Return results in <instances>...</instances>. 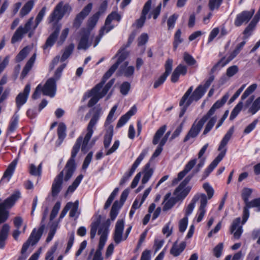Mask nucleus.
Instances as JSON below:
<instances>
[{"label":"nucleus","mask_w":260,"mask_h":260,"mask_svg":"<svg viewBox=\"0 0 260 260\" xmlns=\"http://www.w3.org/2000/svg\"><path fill=\"white\" fill-rule=\"evenodd\" d=\"M81 139H79L73 148L72 156L68 160L64 169L55 177L51 186V194L53 197H56L62 189L63 181L67 182L72 177L76 170L75 158L78 153L79 148V143Z\"/></svg>","instance_id":"nucleus-1"},{"label":"nucleus","mask_w":260,"mask_h":260,"mask_svg":"<svg viewBox=\"0 0 260 260\" xmlns=\"http://www.w3.org/2000/svg\"><path fill=\"white\" fill-rule=\"evenodd\" d=\"M234 133V128L231 127L227 132L226 134L223 137V139L220 142L218 150L220 151V153L213 160V161L209 165L208 168L205 170L203 174V178L205 179L213 171V170L217 167L220 161L223 159L225 155L226 149L224 148L230 140L233 134Z\"/></svg>","instance_id":"nucleus-2"},{"label":"nucleus","mask_w":260,"mask_h":260,"mask_svg":"<svg viewBox=\"0 0 260 260\" xmlns=\"http://www.w3.org/2000/svg\"><path fill=\"white\" fill-rule=\"evenodd\" d=\"M100 118V115L98 112L95 113L93 116L92 117L91 119H90L89 123L88 124L87 127V133L85 135L84 138H83L82 136H80L78 137V138L77 139L75 144H74L72 151H73V148L77 144L78 141L79 139H81L80 142L79 143V150H80V148L81 147V151L84 153H86L88 150V144L89 142L90 139H91L93 133V127L96 125V123L98 122V121L99 120ZM79 151L78 150V152ZM72 152H71V153Z\"/></svg>","instance_id":"nucleus-3"},{"label":"nucleus","mask_w":260,"mask_h":260,"mask_svg":"<svg viewBox=\"0 0 260 260\" xmlns=\"http://www.w3.org/2000/svg\"><path fill=\"white\" fill-rule=\"evenodd\" d=\"M20 197V191H16L3 202L0 203V224L4 223L8 219L9 213L7 210L13 207Z\"/></svg>","instance_id":"nucleus-4"},{"label":"nucleus","mask_w":260,"mask_h":260,"mask_svg":"<svg viewBox=\"0 0 260 260\" xmlns=\"http://www.w3.org/2000/svg\"><path fill=\"white\" fill-rule=\"evenodd\" d=\"M124 228V222L123 219L118 220L116 223L114 232L113 234V239L116 244L120 243L122 241L125 240L132 229V226H129L125 231V233L123 236V233Z\"/></svg>","instance_id":"nucleus-5"},{"label":"nucleus","mask_w":260,"mask_h":260,"mask_svg":"<svg viewBox=\"0 0 260 260\" xmlns=\"http://www.w3.org/2000/svg\"><path fill=\"white\" fill-rule=\"evenodd\" d=\"M214 79V76L212 75L206 81L203 85H200L198 86L187 101V106H189L193 101H197L202 98Z\"/></svg>","instance_id":"nucleus-6"},{"label":"nucleus","mask_w":260,"mask_h":260,"mask_svg":"<svg viewBox=\"0 0 260 260\" xmlns=\"http://www.w3.org/2000/svg\"><path fill=\"white\" fill-rule=\"evenodd\" d=\"M257 87L256 84H252L250 85L244 92L241 97V101L234 107L231 112L230 120H233L238 115L243 106V101L246 99L250 94L253 92Z\"/></svg>","instance_id":"nucleus-7"},{"label":"nucleus","mask_w":260,"mask_h":260,"mask_svg":"<svg viewBox=\"0 0 260 260\" xmlns=\"http://www.w3.org/2000/svg\"><path fill=\"white\" fill-rule=\"evenodd\" d=\"M44 229L45 225L43 224L37 231H36V229L33 230L27 241L22 245L21 248V253L22 254L26 251L30 245L33 246L38 243L42 235Z\"/></svg>","instance_id":"nucleus-8"},{"label":"nucleus","mask_w":260,"mask_h":260,"mask_svg":"<svg viewBox=\"0 0 260 260\" xmlns=\"http://www.w3.org/2000/svg\"><path fill=\"white\" fill-rule=\"evenodd\" d=\"M245 44L246 41H243L238 44L235 50L231 53L225 61H224L225 57H223L211 69V72L213 73L219 67H223L230 61L233 60L239 54Z\"/></svg>","instance_id":"nucleus-9"},{"label":"nucleus","mask_w":260,"mask_h":260,"mask_svg":"<svg viewBox=\"0 0 260 260\" xmlns=\"http://www.w3.org/2000/svg\"><path fill=\"white\" fill-rule=\"evenodd\" d=\"M208 119L204 116L199 121L196 120L192 124L187 134L185 137L183 141H188L190 138H194L199 135L204 124Z\"/></svg>","instance_id":"nucleus-10"},{"label":"nucleus","mask_w":260,"mask_h":260,"mask_svg":"<svg viewBox=\"0 0 260 260\" xmlns=\"http://www.w3.org/2000/svg\"><path fill=\"white\" fill-rule=\"evenodd\" d=\"M34 20V17H30L24 26H20L14 32L12 39L11 43L15 44L17 42L20 41L23 37V35L28 32L30 30Z\"/></svg>","instance_id":"nucleus-11"},{"label":"nucleus","mask_w":260,"mask_h":260,"mask_svg":"<svg viewBox=\"0 0 260 260\" xmlns=\"http://www.w3.org/2000/svg\"><path fill=\"white\" fill-rule=\"evenodd\" d=\"M192 176L191 175L187 176L175 190L174 194L178 200L184 199L189 192L191 187H186V185L190 181Z\"/></svg>","instance_id":"nucleus-12"},{"label":"nucleus","mask_w":260,"mask_h":260,"mask_svg":"<svg viewBox=\"0 0 260 260\" xmlns=\"http://www.w3.org/2000/svg\"><path fill=\"white\" fill-rule=\"evenodd\" d=\"M148 150L147 149H144L141 154L139 155L138 157L136 159L135 161L133 164L131 169L128 173H125L124 176L122 177L120 181V185H123L132 176L135 172L137 168L139 166L141 162L144 159V157L147 155Z\"/></svg>","instance_id":"nucleus-13"},{"label":"nucleus","mask_w":260,"mask_h":260,"mask_svg":"<svg viewBox=\"0 0 260 260\" xmlns=\"http://www.w3.org/2000/svg\"><path fill=\"white\" fill-rule=\"evenodd\" d=\"M254 13V9L242 11L236 15L234 20V25L236 27H239L243 24H247L251 19Z\"/></svg>","instance_id":"nucleus-14"},{"label":"nucleus","mask_w":260,"mask_h":260,"mask_svg":"<svg viewBox=\"0 0 260 260\" xmlns=\"http://www.w3.org/2000/svg\"><path fill=\"white\" fill-rule=\"evenodd\" d=\"M101 89L102 88H99L94 90L93 87L92 89L88 91L84 94L83 97V101H85L87 99L91 97L87 104L88 107H92L93 106L98 102L100 99L104 96L102 95V93L101 92Z\"/></svg>","instance_id":"nucleus-15"},{"label":"nucleus","mask_w":260,"mask_h":260,"mask_svg":"<svg viewBox=\"0 0 260 260\" xmlns=\"http://www.w3.org/2000/svg\"><path fill=\"white\" fill-rule=\"evenodd\" d=\"M101 219V215H98L90 225V237L92 240L95 238L98 230H99V229L103 225L106 226L107 227V230L109 232V226L110 224V220L107 219L105 223H103L100 225Z\"/></svg>","instance_id":"nucleus-16"},{"label":"nucleus","mask_w":260,"mask_h":260,"mask_svg":"<svg viewBox=\"0 0 260 260\" xmlns=\"http://www.w3.org/2000/svg\"><path fill=\"white\" fill-rule=\"evenodd\" d=\"M56 90V80L53 78L48 79L42 86V93L51 98L54 96Z\"/></svg>","instance_id":"nucleus-17"},{"label":"nucleus","mask_w":260,"mask_h":260,"mask_svg":"<svg viewBox=\"0 0 260 260\" xmlns=\"http://www.w3.org/2000/svg\"><path fill=\"white\" fill-rule=\"evenodd\" d=\"M92 7L91 3L88 4L82 11L77 15L73 22V27L78 29L80 27L83 20L89 14Z\"/></svg>","instance_id":"nucleus-18"},{"label":"nucleus","mask_w":260,"mask_h":260,"mask_svg":"<svg viewBox=\"0 0 260 260\" xmlns=\"http://www.w3.org/2000/svg\"><path fill=\"white\" fill-rule=\"evenodd\" d=\"M98 234L100 235V238L98 248L94 253L102 255V251L104 247L108 238V232L107 227L105 225L102 226L99 229Z\"/></svg>","instance_id":"nucleus-19"},{"label":"nucleus","mask_w":260,"mask_h":260,"mask_svg":"<svg viewBox=\"0 0 260 260\" xmlns=\"http://www.w3.org/2000/svg\"><path fill=\"white\" fill-rule=\"evenodd\" d=\"M30 91V85L27 84L23 92L19 93L16 98V104L18 110H19L22 105L27 101Z\"/></svg>","instance_id":"nucleus-20"},{"label":"nucleus","mask_w":260,"mask_h":260,"mask_svg":"<svg viewBox=\"0 0 260 260\" xmlns=\"http://www.w3.org/2000/svg\"><path fill=\"white\" fill-rule=\"evenodd\" d=\"M251 208H257V211H260V198L254 199L249 203L244 208L243 213L242 224H244L249 216V209Z\"/></svg>","instance_id":"nucleus-21"},{"label":"nucleus","mask_w":260,"mask_h":260,"mask_svg":"<svg viewBox=\"0 0 260 260\" xmlns=\"http://www.w3.org/2000/svg\"><path fill=\"white\" fill-rule=\"evenodd\" d=\"M197 159L196 158L190 160L185 165L183 170L180 172L177 176V178L173 180V184H177L179 181L182 180L185 176L194 167L197 163Z\"/></svg>","instance_id":"nucleus-22"},{"label":"nucleus","mask_w":260,"mask_h":260,"mask_svg":"<svg viewBox=\"0 0 260 260\" xmlns=\"http://www.w3.org/2000/svg\"><path fill=\"white\" fill-rule=\"evenodd\" d=\"M63 2H59L55 7L52 13L50 15L48 18L49 23L54 21H58L61 20L64 16L63 13H62V7Z\"/></svg>","instance_id":"nucleus-23"},{"label":"nucleus","mask_w":260,"mask_h":260,"mask_svg":"<svg viewBox=\"0 0 260 260\" xmlns=\"http://www.w3.org/2000/svg\"><path fill=\"white\" fill-rule=\"evenodd\" d=\"M207 204V198L205 194L201 193V201H200V206L197 214V222H200L203 219L206 213V207Z\"/></svg>","instance_id":"nucleus-24"},{"label":"nucleus","mask_w":260,"mask_h":260,"mask_svg":"<svg viewBox=\"0 0 260 260\" xmlns=\"http://www.w3.org/2000/svg\"><path fill=\"white\" fill-rule=\"evenodd\" d=\"M152 4L151 0H148L144 5L140 18L136 21V26L138 28L142 27L146 20V15L150 10Z\"/></svg>","instance_id":"nucleus-25"},{"label":"nucleus","mask_w":260,"mask_h":260,"mask_svg":"<svg viewBox=\"0 0 260 260\" xmlns=\"http://www.w3.org/2000/svg\"><path fill=\"white\" fill-rule=\"evenodd\" d=\"M229 98V95L228 93H226L224 94L221 99L217 100L212 106L210 109L208 111L206 115L204 116L206 117L208 119L209 118L210 116L213 115L215 113L216 109H218L221 107L226 102L228 99Z\"/></svg>","instance_id":"nucleus-26"},{"label":"nucleus","mask_w":260,"mask_h":260,"mask_svg":"<svg viewBox=\"0 0 260 260\" xmlns=\"http://www.w3.org/2000/svg\"><path fill=\"white\" fill-rule=\"evenodd\" d=\"M121 19L120 15L116 12H113L110 14L107 17L105 25L103 26L106 29V32L108 33L114 28V25L111 24L113 20H116L118 22L120 21Z\"/></svg>","instance_id":"nucleus-27"},{"label":"nucleus","mask_w":260,"mask_h":260,"mask_svg":"<svg viewBox=\"0 0 260 260\" xmlns=\"http://www.w3.org/2000/svg\"><path fill=\"white\" fill-rule=\"evenodd\" d=\"M241 218L240 217L236 218L233 222L231 228V232L234 234V237L235 239L240 238L242 233V227L240 225Z\"/></svg>","instance_id":"nucleus-28"},{"label":"nucleus","mask_w":260,"mask_h":260,"mask_svg":"<svg viewBox=\"0 0 260 260\" xmlns=\"http://www.w3.org/2000/svg\"><path fill=\"white\" fill-rule=\"evenodd\" d=\"M171 193L168 192L165 196L163 204L164 206L163 207L164 211H167L171 209L176 202L178 201L176 197H171Z\"/></svg>","instance_id":"nucleus-29"},{"label":"nucleus","mask_w":260,"mask_h":260,"mask_svg":"<svg viewBox=\"0 0 260 260\" xmlns=\"http://www.w3.org/2000/svg\"><path fill=\"white\" fill-rule=\"evenodd\" d=\"M17 164V160L16 159H14L10 164L3 174V177L0 181V183H1L5 179H7V181H9L14 173Z\"/></svg>","instance_id":"nucleus-30"},{"label":"nucleus","mask_w":260,"mask_h":260,"mask_svg":"<svg viewBox=\"0 0 260 260\" xmlns=\"http://www.w3.org/2000/svg\"><path fill=\"white\" fill-rule=\"evenodd\" d=\"M117 64H113L112 66L104 74L101 81L94 87V90L102 88L106 81L114 73L117 69Z\"/></svg>","instance_id":"nucleus-31"},{"label":"nucleus","mask_w":260,"mask_h":260,"mask_svg":"<svg viewBox=\"0 0 260 260\" xmlns=\"http://www.w3.org/2000/svg\"><path fill=\"white\" fill-rule=\"evenodd\" d=\"M60 26H58L54 31L48 37L43 46L44 49L51 47L55 43L60 31Z\"/></svg>","instance_id":"nucleus-32"},{"label":"nucleus","mask_w":260,"mask_h":260,"mask_svg":"<svg viewBox=\"0 0 260 260\" xmlns=\"http://www.w3.org/2000/svg\"><path fill=\"white\" fill-rule=\"evenodd\" d=\"M10 227L8 224H4L0 231V249L5 246V241L7 239Z\"/></svg>","instance_id":"nucleus-33"},{"label":"nucleus","mask_w":260,"mask_h":260,"mask_svg":"<svg viewBox=\"0 0 260 260\" xmlns=\"http://www.w3.org/2000/svg\"><path fill=\"white\" fill-rule=\"evenodd\" d=\"M67 205H69L70 207V217L71 218L75 217V219L78 218L80 214V211L79 210V201L76 200L74 203L70 202L67 203Z\"/></svg>","instance_id":"nucleus-34"},{"label":"nucleus","mask_w":260,"mask_h":260,"mask_svg":"<svg viewBox=\"0 0 260 260\" xmlns=\"http://www.w3.org/2000/svg\"><path fill=\"white\" fill-rule=\"evenodd\" d=\"M113 136V126L109 125L106 127V133L104 136V145L105 148L109 147Z\"/></svg>","instance_id":"nucleus-35"},{"label":"nucleus","mask_w":260,"mask_h":260,"mask_svg":"<svg viewBox=\"0 0 260 260\" xmlns=\"http://www.w3.org/2000/svg\"><path fill=\"white\" fill-rule=\"evenodd\" d=\"M199 200L201 201V193L197 194L193 197L190 203L188 205L185 209V217L188 218V216H189L192 213L195 207L196 203Z\"/></svg>","instance_id":"nucleus-36"},{"label":"nucleus","mask_w":260,"mask_h":260,"mask_svg":"<svg viewBox=\"0 0 260 260\" xmlns=\"http://www.w3.org/2000/svg\"><path fill=\"white\" fill-rule=\"evenodd\" d=\"M153 172V169L150 168V163H147L144 169V176L141 181L142 184L144 185L149 181L152 176Z\"/></svg>","instance_id":"nucleus-37"},{"label":"nucleus","mask_w":260,"mask_h":260,"mask_svg":"<svg viewBox=\"0 0 260 260\" xmlns=\"http://www.w3.org/2000/svg\"><path fill=\"white\" fill-rule=\"evenodd\" d=\"M186 242H182L179 245L176 242L174 243L170 250V253L174 256H177L184 250L186 247Z\"/></svg>","instance_id":"nucleus-38"},{"label":"nucleus","mask_w":260,"mask_h":260,"mask_svg":"<svg viewBox=\"0 0 260 260\" xmlns=\"http://www.w3.org/2000/svg\"><path fill=\"white\" fill-rule=\"evenodd\" d=\"M128 62L127 61L121 65L120 67L119 72L121 74L124 75L126 77H129L134 74L135 68L133 66L127 67Z\"/></svg>","instance_id":"nucleus-39"},{"label":"nucleus","mask_w":260,"mask_h":260,"mask_svg":"<svg viewBox=\"0 0 260 260\" xmlns=\"http://www.w3.org/2000/svg\"><path fill=\"white\" fill-rule=\"evenodd\" d=\"M89 36V33L87 32L81 37L78 45V49L85 50L91 45L90 43H88Z\"/></svg>","instance_id":"nucleus-40"},{"label":"nucleus","mask_w":260,"mask_h":260,"mask_svg":"<svg viewBox=\"0 0 260 260\" xmlns=\"http://www.w3.org/2000/svg\"><path fill=\"white\" fill-rule=\"evenodd\" d=\"M18 115L15 113L11 118L7 129L8 134L13 133L17 128L18 124Z\"/></svg>","instance_id":"nucleus-41"},{"label":"nucleus","mask_w":260,"mask_h":260,"mask_svg":"<svg viewBox=\"0 0 260 260\" xmlns=\"http://www.w3.org/2000/svg\"><path fill=\"white\" fill-rule=\"evenodd\" d=\"M166 129L167 126L166 125H162L157 129L155 133L152 140V144L153 145H155L158 144L160 139L162 137Z\"/></svg>","instance_id":"nucleus-42"},{"label":"nucleus","mask_w":260,"mask_h":260,"mask_svg":"<svg viewBox=\"0 0 260 260\" xmlns=\"http://www.w3.org/2000/svg\"><path fill=\"white\" fill-rule=\"evenodd\" d=\"M35 2L33 0L28 1L21 9L20 15L21 17L27 15L34 7Z\"/></svg>","instance_id":"nucleus-43"},{"label":"nucleus","mask_w":260,"mask_h":260,"mask_svg":"<svg viewBox=\"0 0 260 260\" xmlns=\"http://www.w3.org/2000/svg\"><path fill=\"white\" fill-rule=\"evenodd\" d=\"M83 178V175L82 174L79 175L74 181L73 183L70 185L66 191V194H68L70 193H73L76 189L77 188V187L80 184V182H81L82 179Z\"/></svg>","instance_id":"nucleus-44"},{"label":"nucleus","mask_w":260,"mask_h":260,"mask_svg":"<svg viewBox=\"0 0 260 260\" xmlns=\"http://www.w3.org/2000/svg\"><path fill=\"white\" fill-rule=\"evenodd\" d=\"M125 47L123 46L117 54V55H119V56L117 61L114 64H117L116 67H117L126 58L128 55V52L125 50Z\"/></svg>","instance_id":"nucleus-45"},{"label":"nucleus","mask_w":260,"mask_h":260,"mask_svg":"<svg viewBox=\"0 0 260 260\" xmlns=\"http://www.w3.org/2000/svg\"><path fill=\"white\" fill-rule=\"evenodd\" d=\"M67 127L64 123H60L57 128V135L58 139L61 142L63 141L66 137Z\"/></svg>","instance_id":"nucleus-46"},{"label":"nucleus","mask_w":260,"mask_h":260,"mask_svg":"<svg viewBox=\"0 0 260 260\" xmlns=\"http://www.w3.org/2000/svg\"><path fill=\"white\" fill-rule=\"evenodd\" d=\"M121 207V206L119 205V203L117 201H116L114 203L112 206L110 214L111 220L113 221L115 219L118 214V211Z\"/></svg>","instance_id":"nucleus-47"},{"label":"nucleus","mask_w":260,"mask_h":260,"mask_svg":"<svg viewBox=\"0 0 260 260\" xmlns=\"http://www.w3.org/2000/svg\"><path fill=\"white\" fill-rule=\"evenodd\" d=\"M74 45L71 44L65 48L62 55L60 58V61L61 62L64 61L70 56L74 50Z\"/></svg>","instance_id":"nucleus-48"},{"label":"nucleus","mask_w":260,"mask_h":260,"mask_svg":"<svg viewBox=\"0 0 260 260\" xmlns=\"http://www.w3.org/2000/svg\"><path fill=\"white\" fill-rule=\"evenodd\" d=\"M217 120L216 116L211 117L205 126L203 135H206L213 128Z\"/></svg>","instance_id":"nucleus-49"},{"label":"nucleus","mask_w":260,"mask_h":260,"mask_svg":"<svg viewBox=\"0 0 260 260\" xmlns=\"http://www.w3.org/2000/svg\"><path fill=\"white\" fill-rule=\"evenodd\" d=\"M260 110V96L256 99L252 103L251 107L249 109V112L252 115L255 114Z\"/></svg>","instance_id":"nucleus-50"},{"label":"nucleus","mask_w":260,"mask_h":260,"mask_svg":"<svg viewBox=\"0 0 260 260\" xmlns=\"http://www.w3.org/2000/svg\"><path fill=\"white\" fill-rule=\"evenodd\" d=\"M117 107L118 106L115 105L111 109L105 123V126L106 127H107L109 125H111L110 124L114 121V119L113 118V116Z\"/></svg>","instance_id":"nucleus-51"},{"label":"nucleus","mask_w":260,"mask_h":260,"mask_svg":"<svg viewBox=\"0 0 260 260\" xmlns=\"http://www.w3.org/2000/svg\"><path fill=\"white\" fill-rule=\"evenodd\" d=\"M46 11V7H44L42 8V9L40 10V11L38 14V15L36 18L35 25L34 26V29H36V28L37 27L38 25L43 20V17H44V16L45 15Z\"/></svg>","instance_id":"nucleus-52"},{"label":"nucleus","mask_w":260,"mask_h":260,"mask_svg":"<svg viewBox=\"0 0 260 260\" xmlns=\"http://www.w3.org/2000/svg\"><path fill=\"white\" fill-rule=\"evenodd\" d=\"M252 192V190L249 188H244L242 192V198L243 200L245 206L247 205V203H249V198L250 197Z\"/></svg>","instance_id":"nucleus-53"},{"label":"nucleus","mask_w":260,"mask_h":260,"mask_svg":"<svg viewBox=\"0 0 260 260\" xmlns=\"http://www.w3.org/2000/svg\"><path fill=\"white\" fill-rule=\"evenodd\" d=\"M256 25L251 22L249 23V24L248 25V26L245 28L244 30L243 31V39L244 40L247 39L251 35L253 30L254 29Z\"/></svg>","instance_id":"nucleus-54"},{"label":"nucleus","mask_w":260,"mask_h":260,"mask_svg":"<svg viewBox=\"0 0 260 260\" xmlns=\"http://www.w3.org/2000/svg\"><path fill=\"white\" fill-rule=\"evenodd\" d=\"M28 53V48L27 47H25L23 48L18 54L16 57V60L17 62H20L23 60L27 55Z\"/></svg>","instance_id":"nucleus-55"},{"label":"nucleus","mask_w":260,"mask_h":260,"mask_svg":"<svg viewBox=\"0 0 260 260\" xmlns=\"http://www.w3.org/2000/svg\"><path fill=\"white\" fill-rule=\"evenodd\" d=\"M181 31L180 29H178L174 35V41L173 43L174 49H176L179 44L182 43V39L181 38Z\"/></svg>","instance_id":"nucleus-56"},{"label":"nucleus","mask_w":260,"mask_h":260,"mask_svg":"<svg viewBox=\"0 0 260 260\" xmlns=\"http://www.w3.org/2000/svg\"><path fill=\"white\" fill-rule=\"evenodd\" d=\"M222 2L223 0H209L208 6L210 10L218 9Z\"/></svg>","instance_id":"nucleus-57"},{"label":"nucleus","mask_w":260,"mask_h":260,"mask_svg":"<svg viewBox=\"0 0 260 260\" xmlns=\"http://www.w3.org/2000/svg\"><path fill=\"white\" fill-rule=\"evenodd\" d=\"M165 72L163 74L164 75L168 77L172 72L173 68V60L172 59H168L165 63Z\"/></svg>","instance_id":"nucleus-58"},{"label":"nucleus","mask_w":260,"mask_h":260,"mask_svg":"<svg viewBox=\"0 0 260 260\" xmlns=\"http://www.w3.org/2000/svg\"><path fill=\"white\" fill-rule=\"evenodd\" d=\"M100 16L101 15L97 13L93 15L88 20V23L89 27L91 28L94 27L96 24Z\"/></svg>","instance_id":"nucleus-59"},{"label":"nucleus","mask_w":260,"mask_h":260,"mask_svg":"<svg viewBox=\"0 0 260 260\" xmlns=\"http://www.w3.org/2000/svg\"><path fill=\"white\" fill-rule=\"evenodd\" d=\"M184 61L189 66H192L196 63L195 59L187 52H184L183 55Z\"/></svg>","instance_id":"nucleus-60"},{"label":"nucleus","mask_w":260,"mask_h":260,"mask_svg":"<svg viewBox=\"0 0 260 260\" xmlns=\"http://www.w3.org/2000/svg\"><path fill=\"white\" fill-rule=\"evenodd\" d=\"M178 18V15L176 14H174L169 18L167 21V25L169 29H173L174 27L175 24Z\"/></svg>","instance_id":"nucleus-61"},{"label":"nucleus","mask_w":260,"mask_h":260,"mask_svg":"<svg viewBox=\"0 0 260 260\" xmlns=\"http://www.w3.org/2000/svg\"><path fill=\"white\" fill-rule=\"evenodd\" d=\"M61 204L59 202H57L54 205L50 215V220H52L55 218V217L56 216V215L58 214V212L60 209Z\"/></svg>","instance_id":"nucleus-62"},{"label":"nucleus","mask_w":260,"mask_h":260,"mask_svg":"<svg viewBox=\"0 0 260 260\" xmlns=\"http://www.w3.org/2000/svg\"><path fill=\"white\" fill-rule=\"evenodd\" d=\"M148 35L146 33L142 34L138 38V45L141 46L145 45L148 40Z\"/></svg>","instance_id":"nucleus-63"},{"label":"nucleus","mask_w":260,"mask_h":260,"mask_svg":"<svg viewBox=\"0 0 260 260\" xmlns=\"http://www.w3.org/2000/svg\"><path fill=\"white\" fill-rule=\"evenodd\" d=\"M223 248L222 243L218 244L213 249L214 255L217 258L220 257Z\"/></svg>","instance_id":"nucleus-64"}]
</instances>
